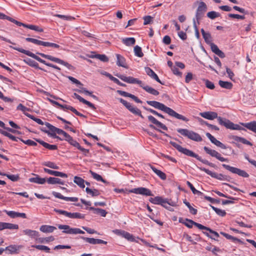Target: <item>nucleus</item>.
<instances>
[{"mask_svg": "<svg viewBox=\"0 0 256 256\" xmlns=\"http://www.w3.org/2000/svg\"><path fill=\"white\" fill-rule=\"evenodd\" d=\"M200 115L202 118L210 120H212L214 118H217L218 123L220 125L224 126L230 130H242L246 131V130L244 128L240 126L238 124H234V123L230 122V120L226 119L225 118H222L220 116H218V114L216 112L210 111L200 112Z\"/></svg>", "mask_w": 256, "mask_h": 256, "instance_id": "nucleus-1", "label": "nucleus"}, {"mask_svg": "<svg viewBox=\"0 0 256 256\" xmlns=\"http://www.w3.org/2000/svg\"><path fill=\"white\" fill-rule=\"evenodd\" d=\"M146 103L150 106H151L156 109L165 112L172 116L174 117L178 120H181L185 122L188 121V120L186 117L178 114L172 109L167 107L162 103L154 100H147Z\"/></svg>", "mask_w": 256, "mask_h": 256, "instance_id": "nucleus-2", "label": "nucleus"}, {"mask_svg": "<svg viewBox=\"0 0 256 256\" xmlns=\"http://www.w3.org/2000/svg\"><path fill=\"white\" fill-rule=\"evenodd\" d=\"M170 144L173 146L174 148H176L179 152L187 156H188L194 158H196L199 161L201 162L203 164H207L210 166L214 168L215 164L209 162L208 160L202 159L198 154H196L192 151L187 149L186 148H184L182 147L181 146L175 142L170 141Z\"/></svg>", "mask_w": 256, "mask_h": 256, "instance_id": "nucleus-3", "label": "nucleus"}, {"mask_svg": "<svg viewBox=\"0 0 256 256\" xmlns=\"http://www.w3.org/2000/svg\"><path fill=\"white\" fill-rule=\"evenodd\" d=\"M10 48H13L14 50H16L22 54H24L29 56H30V57L32 58H33L36 60L38 62L44 64L49 67L52 68H55L58 70H60V68L59 67H58V66L54 65L50 63L46 62L44 60L40 58V57H38V56H36L35 54H33L32 52L28 50H25L22 48L14 47L12 46H10Z\"/></svg>", "mask_w": 256, "mask_h": 256, "instance_id": "nucleus-4", "label": "nucleus"}, {"mask_svg": "<svg viewBox=\"0 0 256 256\" xmlns=\"http://www.w3.org/2000/svg\"><path fill=\"white\" fill-rule=\"evenodd\" d=\"M177 132L182 136L188 138L195 141L201 142L202 139L201 136L198 133L186 128H178Z\"/></svg>", "mask_w": 256, "mask_h": 256, "instance_id": "nucleus-5", "label": "nucleus"}, {"mask_svg": "<svg viewBox=\"0 0 256 256\" xmlns=\"http://www.w3.org/2000/svg\"><path fill=\"white\" fill-rule=\"evenodd\" d=\"M44 124L49 129L50 132V131L48 130H42V132H44L45 133H46L48 136H50L54 138L59 139L60 140H64L63 138H62L60 136H56V134L63 136L65 132L64 131L60 128L55 127L54 126L52 125L48 122H46Z\"/></svg>", "mask_w": 256, "mask_h": 256, "instance_id": "nucleus-6", "label": "nucleus"}, {"mask_svg": "<svg viewBox=\"0 0 256 256\" xmlns=\"http://www.w3.org/2000/svg\"><path fill=\"white\" fill-rule=\"evenodd\" d=\"M37 54L40 56L44 58H46L48 60H49L51 61L54 62H56L58 64H61L62 65L64 66L67 68H68L69 70H74V68L71 64H69L68 62H66L64 61L63 60H62L58 58L54 57L50 55H48L44 54L43 53H40V52H37Z\"/></svg>", "mask_w": 256, "mask_h": 256, "instance_id": "nucleus-7", "label": "nucleus"}, {"mask_svg": "<svg viewBox=\"0 0 256 256\" xmlns=\"http://www.w3.org/2000/svg\"><path fill=\"white\" fill-rule=\"evenodd\" d=\"M57 226L59 229L64 230L62 232L64 234H84V231L78 228H72L68 225L58 224Z\"/></svg>", "mask_w": 256, "mask_h": 256, "instance_id": "nucleus-8", "label": "nucleus"}, {"mask_svg": "<svg viewBox=\"0 0 256 256\" xmlns=\"http://www.w3.org/2000/svg\"><path fill=\"white\" fill-rule=\"evenodd\" d=\"M222 166L223 168L229 170L232 173L236 174L240 176L243 178H248L249 176V174L244 170H242L237 168L231 166L226 164H222Z\"/></svg>", "mask_w": 256, "mask_h": 256, "instance_id": "nucleus-9", "label": "nucleus"}, {"mask_svg": "<svg viewBox=\"0 0 256 256\" xmlns=\"http://www.w3.org/2000/svg\"><path fill=\"white\" fill-rule=\"evenodd\" d=\"M118 100L132 113L136 115L139 116L142 118H144L143 116L141 114V111L139 109L132 106L130 102L124 100L122 98H118Z\"/></svg>", "mask_w": 256, "mask_h": 256, "instance_id": "nucleus-10", "label": "nucleus"}, {"mask_svg": "<svg viewBox=\"0 0 256 256\" xmlns=\"http://www.w3.org/2000/svg\"><path fill=\"white\" fill-rule=\"evenodd\" d=\"M118 100L132 113L136 115L139 116L142 118H144L143 116L141 114V111L139 109L132 106L130 102L124 100L122 98H118Z\"/></svg>", "mask_w": 256, "mask_h": 256, "instance_id": "nucleus-11", "label": "nucleus"}, {"mask_svg": "<svg viewBox=\"0 0 256 256\" xmlns=\"http://www.w3.org/2000/svg\"><path fill=\"white\" fill-rule=\"evenodd\" d=\"M26 40L27 42H31L32 43H34V44H36L37 45L39 46H48V47H52L58 48H60V46L58 44L50 42H43L35 38H26Z\"/></svg>", "mask_w": 256, "mask_h": 256, "instance_id": "nucleus-12", "label": "nucleus"}, {"mask_svg": "<svg viewBox=\"0 0 256 256\" xmlns=\"http://www.w3.org/2000/svg\"><path fill=\"white\" fill-rule=\"evenodd\" d=\"M129 192L139 194L146 196H152L153 194L152 192L147 188L144 187H140L138 188H132L129 190Z\"/></svg>", "mask_w": 256, "mask_h": 256, "instance_id": "nucleus-13", "label": "nucleus"}, {"mask_svg": "<svg viewBox=\"0 0 256 256\" xmlns=\"http://www.w3.org/2000/svg\"><path fill=\"white\" fill-rule=\"evenodd\" d=\"M55 211L61 214L64 215L65 216L71 218H80L84 219V215L79 212H74L71 213L66 211L60 210H56Z\"/></svg>", "mask_w": 256, "mask_h": 256, "instance_id": "nucleus-14", "label": "nucleus"}, {"mask_svg": "<svg viewBox=\"0 0 256 256\" xmlns=\"http://www.w3.org/2000/svg\"><path fill=\"white\" fill-rule=\"evenodd\" d=\"M204 150L206 152V154H210L212 157L216 158V159L218 160L220 162H223L228 161L227 158L222 157L221 156V154L215 150L210 149V148L206 146H204Z\"/></svg>", "mask_w": 256, "mask_h": 256, "instance_id": "nucleus-15", "label": "nucleus"}, {"mask_svg": "<svg viewBox=\"0 0 256 256\" xmlns=\"http://www.w3.org/2000/svg\"><path fill=\"white\" fill-rule=\"evenodd\" d=\"M206 10L207 6L206 4L203 2H200L196 14L197 21H198L203 16Z\"/></svg>", "mask_w": 256, "mask_h": 256, "instance_id": "nucleus-16", "label": "nucleus"}, {"mask_svg": "<svg viewBox=\"0 0 256 256\" xmlns=\"http://www.w3.org/2000/svg\"><path fill=\"white\" fill-rule=\"evenodd\" d=\"M118 78H120L122 80L124 81L128 84H137L140 85L142 84V82L141 80H138V78H134L132 76H126L122 74H117L116 75Z\"/></svg>", "mask_w": 256, "mask_h": 256, "instance_id": "nucleus-17", "label": "nucleus"}, {"mask_svg": "<svg viewBox=\"0 0 256 256\" xmlns=\"http://www.w3.org/2000/svg\"><path fill=\"white\" fill-rule=\"evenodd\" d=\"M198 168L203 172H204L208 174L212 178H216L219 180H227V176L223 175L222 174H218L216 172H212L204 168Z\"/></svg>", "mask_w": 256, "mask_h": 256, "instance_id": "nucleus-18", "label": "nucleus"}, {"mask_svg": "<svg viewBox=\"0 0 256 256\" xmlns=\"http://www.w3.org/2000/svg\"><path fill=\"white\" fill-rule=\"evenodd\" d=\"M113 232H114L115 234L118 236H121L122 238H125L126 239L130 241L133 242L134 240V238L132 234L124 230H113Z\"/></svg>", "mask_w": 256, "mask_h": 256, "instance_id": "nucleus-19", "label": "nucleus"}, {"mask_svg": "<svg viewBox=\"0 0 256 256\" xmlns=\"http://www.w3.org/2000/svg\"><path fill=\"white\" fill-rule=\"evenodd\" d=\"M149 201L154 204H160L162 206L166 208V202H168V199L163 198L162 196H157L154 198H150Z\"/></svg>", "mask_w": 256, "mask_h": 256, "instance_id": "nucleus-20", "label": "nucleus"}, {"mask_svg": "<svg viewBox=\"0 0 256 256\" xmlns=\"http://www.w3.org/2000/svg\"><path fill=\"white\" fill-rule=\"evenodd\" d=\"M23 248L22 245L11 244L6 246L4 250L8 251L10 254H18L20 250Z\"/></svg>", "mask_w": 256, "mask_h": 256, "instance_id": "nucleus-21", "label": "nucleus"}, {"mask_svg": "<svg viewBox=\"0 0 256 256\" xmlns=\"http://www.w3.org/2000/svg\"><path fill=\"white\" fill-rule=\"evenodd\" d=\"M4 212L12 218H26V215L25 213L18 212L14 211H8L6 210H4Z\"/></svg>", "mask_w": 256, "mask_h": 256, "instance_id": "nucleus-22", "label": "nucleus"}, {"mask_svg": "<svg viewBox=\"0 0 256 256\" xmlns=\"http://www.w3.org/2000/svg\"><path fill=\"white\" fill-rule=\"evenodd\" d=\"M146 72L149 76L155 80L157 82L160 83L162 84H164V83L162 82L158 78L157 74L149 67H146L144 68Z\"/></svg>", "mask_w": 256, "mask_h": 256, "instance_id": "nucleus-23", "label": "nucleus"}, {"mask_svg": "<svg viewBox=\"0 0 256 256\" xmlns=\"http://www.w3.org/2000/svg\"><path fill=\"white\" fill-rule=\"evenodd\" d=\"M185 221L186 222L184 223V224L188 228H192V227L193 225H194V226H196L200 230H203V228H204V226H203L200 224L197 223L192 220H190L188 218H186Z\"/></svg>", "mask_w": 256, "mask_h": 256, "instance_id": "nucleus-24", "label": "nucleus"}, {"mask_svg": "<svg viewBox=\"0 0 256 256\" xmlns=\"http://www.w3.org/2000/svg\"><path fill=\"white\" fill-rule=\"evenodd\" d=\"M52 194L56 198H58L60 199H62V200H64L66 201H70V202H77L78 200V198L64 196L62 195L60 193L56 192H52Z\"/></svg>", "mask_w": 256, "mask_h": 256, "instance_id": "nucleus-25", "label": "nucleus"}, {"mask_svg": "<svg viewBox=\"0 0 256 256\" xmlns=\"http://www.w3.org/2000/svg\"><path fill=\"white\" fill-rule=\"evenodd\" d=\"M117 92L122 96L131 98L137 103H142V100H140L139 98H138L136 96H135L134 94L120 90H118Z\"/></svg>", "mask_w": 256, "mask_h": 256, "instance_id": "nucleus-26", "label": "nucleus"}, {"mask_svg": "<svg viewBox=\"0 0 256 256\" xmlns=\"http://www.w3.org/2000/svg\"><path fill=\"white\" fill-rule=\"evenodd\" d=\"M148 118L150 122L153 124H156L158 127L163 129L164 130H168V128L164 124L158 121L153 116H148Z\"/></svg>", "mask_w": 256, "mask_h": 256, "instance_id": "nucleus-27", "label": "nucleus"}, {"mask_svg": "<svg viewBox=\"0 0 256 256\" xmlns=\"http://www.w3.org/2000/svg\"><path fill=\"white\" fill-rule=\"evenodd\" d=\"M63 136L64 138V140L68 142V143L72 145V146L76 148H78L79 146V143L76 140H74L66 132H64V133L63 134Z\"/></svg>", "mask_w": 256, "mask_h": 256, "instance_id": "nucleus-28", "label": "nucleus"}, {"mask_svg": "<svg viewBox=\"0 0 256 256\" xmlns=\"http://www.w3.org/2000/svg\"><path fill=\"white\" fill-rule=\"evenodd\" d=\"M44 170L46 172L50 174L54 175L56 176H60L62 178H67L68 177V176L66 174H64V173H63V172H60L54 171V170H49V169H48L46 168H44Z\"/></svg>", "mask_w": 256, "mask_h": 256, "instance_id": "nucleus-29", "label": "nucleus"}, {"mask_svg": "<svg viewBox=\"0 0 256 256\" xmlns=\"http://www.w3.org/2000/svg\"><path fill=\"white\" fill-rule=\"evenodd\" d=\"M241 125L256 134V121L247 123H240Z\"/></svg>", "mask_w": 256, "mask_h": 256, "instance_id": "nucleus-30", "label": "nucleus"}, {"mask_svg": "<svg viewBox=\"0 0 256 256\" xmlns=\"http://www.w3.org/2000/svg\"><path fill=\"white\" fill-rule=\"evenodd\" d=\"M36 140L38 142L39 144H42L44 148L50 150H56L58 149V146L55 144H50L47 142H44V141L40 140V139H36Z\"/></svg>", "mask_w": 256, "mask_h": 256, "instance_id": "nucleus-31", "label": "nucleus"}, {"mask_svg": "<svg viewBox=\"0 0 256 256\" xmlns=\"http://www.w3.org/2000/svg\"><path fill=\"white\" fill-rule=\"evenodd\" d=\"M116 56L117 59L116 64L119 66H122L127 68L128 66L126 63L125 58L119 54H116Z\"/></svg>", "mask_w": 256, "mask_h": 256, "instance_id": "nucleus-32", "label": "nucleus"}, {"mask_svg": "<svg viewBox=\"0 0 256 256\" xmlns=\"http://www.w3.org/2000/svg\"><path fill=\"white\" fill-rule=\"evenodd\" d=\"M36 176L29 178V182L38 184H44L46 182L45 178H40L38 175H35Z\"/></svg>", "mask_w": 256, "mask_h": 256, "instance_id": "nucleus-33", "label": "nucleus"}, {"mask_svg": "<svg viewBox=\"0 0 256 256\" xmlns=\"http://www.w3.org/2000/svg\"><path fill=\"white\" fill-rule=\"evenodd\" d=\"M56 229L55 226L48 225H42L40 228V230L44 233L52 232Z\"/></svg>", "mask_w": 256, "mask_h": 256, "instance_id": "nucleus-34", "label": "nucleus"}, {"mask_svg": "<svg viewBox=\"0 0 256 256\" xmlns=\"http://www.w3.org/2000/svg\"><path fill=\"white\" fill-rule=\"evenodd\" d=\"M140 87L142 88L146 92L154 95V96H158L159 94V92L153 88L152 87H150L148 86H144L142 84V85H140Z\"/></svg>", "mask_w": 256, "mask_h": 256, "instance_id": "nucleus-35", "label": "nucleus"}, {"mask_svg": "<svg viewBox=\"0 0 256 256\" xmlns=\"http://www.w3.org/2000/svg\"><path fill=\"white\" fill-rule=\"evenodd\" d=\"M152 171L158 176L162 180H165L166 178V174L160 170L156 169L155 167L150 166Z\"/></svg>", "mask_w": 256, "mask_h": 256, "instance_id": "nucleus-36", "label": "nucleus"}, {"mask_svg": "<svg viewBox=\"0 0 256 256\" xmlns=\"http://www.w3.org/2000/svg\"><path fill=\"white\" fill-rule=\"evenodd\" d=\"M74 182L80 188H83L85 187V181L80 177L75 176L74 177Z\"/></svg>", "mask_w": 256, "mask_h": 256, "instance_id": "nucleus-37", "label": "nucleus"}, {"mask_svg": "<svg viewBox=\"0 0 256 256\" xmlns=\"http://www.w3.org/2000/svg\"><path fill=\"white\" fill-rule=\"evenodd\" d=\"M86 208L90 210H94V213L99 214L101 216L103 217H105L107 214V212L106 211V210L102 208H94L93 207H90Z\"/></svg>", "mask_w": 256, "mask_h": 256, "instance_id": "nucleus-38", "label": "nucleus"}, {"mask_svg": "<svg viewBox=\"0 0 256 256\" xmlns=\"http://www.w3.org/2000/svg\"><path fill=\"white\" fill-rule=\"evenodd\" d=\"M78 99L80 102H82L83 104L88 106L90 108H92L93 110H96V108L93 104L92 103L86 100L84 98H82V96H80V95H77V97L76 98Z\"/></svg>", "mask_w": 256, "mask_h": 256, "instance_id": "nucleus-39", "label": "nucleus"}, {"mask_svg": "<svg viewBox=\"0 0 256 256\" xmlns=\"http://www.w3.org/2000/svg\"><path fill=\"white\" fill-rule=\"evenodd\" d=\"M47 182L49 184H64V182L60 178L50 177L47 180Z\"/></svg>", "mask_w": 256, "mask_h": 256, "instance_id": "nucleus-40", "label": "nucleus"}, {"mask_svg": "<svg viewBox=\"0 0 256 256\" xmlns=\"http://www.w3.org/2000/svg\"><path fill=\"white\" fill-rule=\"evenodd\" d=\"M23 233L32 238L37 237L38 236V232L36 230L26 229L23 230Z\"/></svg>", "mask_w": 256, "mask_h": 256, "instance_id": "nucleus-41", "label": "nucleus"}, {"mask_svg": "<svg viewBox=\"0 0 256 256\" xmlns=\"http://www.w3.org/2000/svg\"><path fill=\"white\" fill-rule=\"evenodd\" d=\"M219 85L222 88L228 90H230L232 88V84L230 82L222 81V80L218 82Z\"/></svg>", "mask_w": 256, "mask_h": 256, "instance_id": "nucleus-42", "label": "nucleus"}, {"mask_svg": "<svg viewBox=\"0 0 256 256\" xmlns=\"http://www.w3.org/2000/svg\"><path fill=\"white\" fill-rule=\"evenodd\" d=\"M233 139L236 142H240L244 144H247L250 146H252V142H250V141L246 140V138H244L240 137L238 136H234Z\"/></svg>", "mask_w": 256, "mask_h": 256, "instance_id": "nucleus-43", "label": "nucleus"}, {"mask_svg": "<svg viewBox=\"0 0 256 256\" xmlns=\"http://www.w3.org/2000/svg\"><path fill=\"white\" fill-rule=\"evenodd\" d=\"M122 42L126 46H130L134 44L136 40L134 38H123L122 40Z\"/></svg>", "mask_w": 256, "mask_h": 256, "instance_id": "nucleus-44", "label": "nucleus"}, {"mask_svg": "<svg viewBox=\"0 0 256 256\" xmlns=\"http://www.w3.org/2000/svg\"><path fill=\"white\" fill-rule=\"evenodd\" d=\"M24 61L27 64H28L29 66H30L32 67L35 68H38L41 70H43L45 71L42 68H39L38 64L36 62H35L34 60L30 58H27L26 60H24Z\"/></svg>", "mask_w": 256, "mask_h": 256, "instance_id": "nucleus-45", "label": "nucleus"}, {"mask_svg": "<svg viewBox=\"0 0 256 256\" xmlns=\"http://www.w3.org/2000/svg\"><path fill=\"white\" fill-rule=\"evenodd\" d=\"M90 58H96L100 60L103 62H107L108 61V58L105 54H96L94 55H92L90 56Z\"/></svg>", "mask_w": 256, "mask_h": 256, "instance_id": "nucleus-46", "label": "nucleus"}, {"mask_svg": "<svg viewBox=\"0 0 256 256\" xmlns=\"http://www.w3.org/2000/svg\"><path fill=\"white\" fill-rule=\"evenodd\" d=\"M86 192L88 194L91 195L92 196H98L100 194V192L96 189H90L88 188H86Z\"/></svg>", "mask_w": 256, "mask_h": 256, "instance_id": "nucleus-47", "label": "nucleus"}, {"mask_svg": "<svg viewBox=\"0 0 256 256\" xmlns=\"http://www.w3.org/2000/svg\"><path fill=\"white\" fill-rule=\"evenodd\" d=\"M90 172L93 178L96 180L98 181H100L103 182L104 183H107L106 181L104 180L102 178L100 174L90 170Z\"/></svg>", "mask_w": 256, "mask_h": 256, "instance_id": "nucleus-48", "label": "nucleus"}, {"mask_svg": "<svg viewBox=\"0 0 256 256\" xmlns=\"http://www.w3.org/2000/svg\"><path fill=\"white\" fill-rule=\"evenodd\" d=\"M220 234H221L223 236H224L225 238H226L228 240H232V241L234 242H235V241H236V242H241V243H242V242L238 238H235V237H234L226 233H225L224 232H220Z\"/></svg>", "mask_w": 256, "mask_h": 256, "instance_id": "nucleus-49", "label": "nucleus"}, {"mask_svg": "<svg viewBox=\"0 0 256 256\" xmlns=\"http://www.w3.org/2000/svg\"><path fill=\"white\" fill-rule=\"evenodd\" d=\"M212 208L220 216H224L226 214V212L224 210H222L221 209L218 208H217L214 207L212 205H210Z\"/></svg>", "mask_w": 256, "mask_h": 256, "instance_id": "nucleus-50", "label": "nucleus"}, {"mask_svg": "<svg viewBox=\"0 0 256 256\" xmlns=\"http://www.w3.org/2000/svg\"><path fill=\"white\" fill-rule=\"evenodd\" d=\"M134 54L138 57L141 58L144 56L142 48L138 46H136L134 47Z\"/></svg>", "mask_w": 256, "mask_h": 256, "instance_id": "nucleus-51", "label": "nucleus"}, {"mask_svg": "<svg viewBox=\"0 0 256 256\" xmlns=\"http://www.w3.org/2000/svg\"><path fill=\"white\" fill-rule=\"evenodd\" d=\"M4 229L18 230V225L11 223L4 222Z\"/></svg>", "mask_w": 256, "mask_h": 256, "instance_id": "nucleus-52", "label": "nucleus"}, {"mask_svg": "<svg viewBox=\"0 0 256 256\" xmlns=\"http://www.w3.org/2000/svg\"><path fill=\"white\" fill-rule=\"evenodd\" d=\"M32 247L34 248L39 250H44L46 252H49L50 250V248L48 246L43 245H32Z\"/></svg>", "mask_w": 256, "mask_h": 256, "instance_id": "nucleus-53", "label": "nucleus"}, {"mask_svg": "<svg viewBox=\"0 0 256 256\" xmlns=\"http://www.w3.org/2000/svg\"><path fill=\"white\" fill-rule=\"evenodd\" d=\"M220 16V14L214 11H211L208 12L207 14V16L210 19L214 20L216 18L219 17Z\"/></svg>", "mask_w": 256, "mask_h": 256, "instance_id": "nucleus-54", "label": "nucleus"}, {"mask_svg": "<svg viewBox=\"0 0 256 256\" xmlns=\"http://www.w3.org/2000/svg\"><path fill=\"white\" fill-rule=\"evenodd\" d=\"M187 185L189 186V188L192 190V193L194 194H197L198 195H201L202 194V193L198 190H196L194 187L193 186V185L188 181L186 182Z\"/></svg>", "mask_w": 256, "mask_h": 256, "instance_id": "nucleus-55", "label": "nucleus"}, {"mask_svg": "<svg viewBox=\"0 0 256 256\" xmlns=\"http://www.w3.org/2000/svg\"><path fill=\"white\" fill-rule=\"evenodd\" d=\"M25 115L26 116L28 117L29 118H30L32 120H34V121H35L36 122H37L39 124L43 125V124H44V122L40 119L38 118H35L32 115H31V114H25Z\"/></svg>", "mask_w": 256, "mask_h": 256, "instance_id": "nucleus-56", "label": "nucleus"}, {"mask_svg": "<svg viewBox=\"0 0 256 256\" xmlns=\"http://www.w3.org/2000/svg\"><path fill=\"white\" fill-rule=\"evenodd\" d=\"M25 28H28L29 29L34 30L36 32H43V30L41 28H40L38 26L32 25V24H26Z\"/></svg>", "mask_w": 256, "mask_h": 256, "instance_id": "nucleus-57", "label": "nucleus"}, {"mask_svg": "<svg viewBox=\"0 0 256 256\" xmlns=\"http://www.w3.org/2000/svg\"><path fill=\"white\" fill-rule=\"evenodd\" d=\"M54 240V238L52 236H50L49 237H46L45 238H40L38 239V241L41 243L44 242H52Z\"/></svg>", "mask_w": 256, "mask_h": 256, "instance_id": "nucleus-58", "label": "nucleus"}, {"mask_svg": "<svg viewBox=\"0 0 256 256\" xmlns=\"http://www.w3.org/2000/svg\"><path fill=\"white\" fill-rule=\"evenodd\" d=\"M203 81L204 82L207 88H210V90H213L215 86L213 82L210 81L208 80L204 79Z\"/></svg>", "mask_w": 256, "mask_h": 256, "instance_id": "nucleus-59", "label": "nucleus"}, {"mask_svg": "<svg viewBox=\"0 0 256 256\" xmlns=\"http://www.w3.org/2000/svg\"><path fill=\"white\" fill-rule=\"evenodd\" d=\"M44 165L45 166H46L48 167H49L51 168L56 169V170L59 169V167L58 166H57L54 162H45L44 164Z\"/></svg>", "mask_w": 256, "mask_h": 256, "instance_id": "nucleus-60", "label": "nucleus"}, {"mask_svg": "<svg viewBox=\"0 0 256 256\" xmlns=\"http://www.w3.org/2000/svg\"><path fill=\"white\" fill-rule=\"evenodd\" d=\"M80 238L82 239L83 240H85L86 242H88L90 244H96V238H86V237H84V236H81Z\"/></svg>", "mask_w": 256, "mask_h": 256, "instance_id": "nucleus-61", "label": "nucleus"}, {"mask_svg": "<svg viewBox=\"0 0 256 256\" xmlns=\"http://www.w3.org/2000/svg\"><path fill=\"white\" fill-rule=\"evenodd\" d=\"M6 177L12 182H17L20 180V176L18 174L14 175L8 174V175L6 176Z\"/></svg>", "mask_w": 256, "mask_h": 256, "instance_id": "nucleus-62", "label": "nucleus"}, {"mask_svg": "<svg viewBox=\"0 0 256 256\" xmlns=\"http://www.w3.org/2000/svg\"><path fill=\"white\" fill-rule=\"evenodd\" d=\"M203 38L206 42V43L208 44H210L212 42V37L211 35L209 32H207L206 34L204 35Z\"/></svg>", "mask_w": 256, "mask_h": 256, "instance_id": "nucleus-63", "label": "nucleus"}, {"mask_svg": "<svg viewBox=\"0 0 256 256\" xmlns=\"http://www.w3.org/2000/svg\"><path fill=\"white\" fill-rule=\"evenodd\" d=\"M153 18L150 16H146L143 18V19L144 20V24L146 25L150 24V22H152Z\"/></svg>", "mask_w": 256, "mask_h": 256, "instance_id": "nucleus-64", "label": "nucleus"}]
</instances>
